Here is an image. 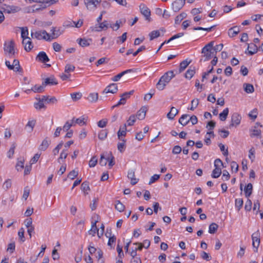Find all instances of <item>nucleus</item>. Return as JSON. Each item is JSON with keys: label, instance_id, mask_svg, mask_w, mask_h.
Returning a JSON list of instances; mask_svg holds the SVG:
<instances>
[{"label": "nucleus", "instance_id": "1", "mask_svg": "<svg viewBox=\"0 0 263 263\" xmlns=\"http://www.w3.org/2000/svg\"><path fill=\"white\" fill-rule=\"evenodd\" d=\"M35 3L25 8L27 13L39 12L51 5L54 4L57 1H34Z\"/></svg>", "mask_w": 263, "mask_h": 263}, {"label": "nucleus", "instance_id": "2", "mask_svg": "<svg viewBox=\"0 0 263 263\" xmlns=\"http://www.w3.org/2000/svg\"><path fill=\"white\" fill-rule=\"evenodd\" d=\"M175 74L172 70L165 72L156 84V88L159 90H163L171 79L175 77Z\"/></svg>", "mask_w": 263, "mask_h": 263}, {"label": "nucleus", "instance_id": "3", "mask_svg": "<svg viewBox=\"0 0 263 263\" xmlns=\"http://www.w3.org/2000/svg\"><path fill=\"white\" fill-rule=\"evenodd\" d=\"M214 42L212 41L205 45L202 49L201 53L202 58L200 61H207L211 59L215 55L214 51H213V46Z\"/></svg>", "mask_w": 263, "mask_h": 263}, {"label": "nucleus", "instance_id": "4", "mask_svg": "<svg viewBox=\"0 0 263 263\" xmlns=\"http://www.w3.org/2000/svg\"><path fill=\"white\" fill-rule=\"evenodd\" d=\"M14 42L13 40L6 42L4 45L5 54L10 58L13 57L15 54Z\"/></svg>", "mask_w": 263, "mask_h": 263}, {"label": "nucleus", "instance_id": "5", "mask_svg": "<svg viewBox=\"0 0 263 263\" xmlns=\"http://www.w3.org/2000/svg\"><path fill=\"white\" fill-rule=\"evenodd\" d=\"M31 35L32 38L37 40H45L46 41H50V35L46 30H40L37 31H31Z\"/></svg>", "mask_w": 263, "mask_h": 263}, {"label": "nucleus", "instance_id": "6", "mask_svg": "<svg viewBox=\"0 0 263 263\" xmlns=\"http://www.w3.org/2000/svg\"><path fill=\"white\" fill-rule=\"evenodd\" d=\"M2 9L5 13H14L19 11L21 10V8L20 7L16 6L3 4L2 6Z\"/></svg>", "mask_w": 263, "mask_h": 263}, {"label": "nucleus", "instance_id": "7", "mask_svg": "<svg viewBox=\"0 0 263 263\" xmlns=\"http://www.w3.org/2000/svg\"><path fill=\"white\" fill-rule=\"evenodd\" d=\"M241 120V117L238 113H233L231 117V121L229 125V127L231 128V127L233 126H237L240 124Z\"/></svg>", "mask_w": 263, "mask_h": 263}, {"label": "nucleus", "instance_id": "8", "mask_svg": "<svg viewBox=\"0 0 263 263\" xmlns=\"http://www.w3.org/2000/svg\"><path fill=\"white\" fill-rule=\"evenodd\" d=\"M259 236L260 234L259 231H257L252 235V239L253 241L252 245L253 247L255 248L254 251L255 252H257L258 247H259L260 243Z\"/></svg>", "mask_w": 263, "mask_h": 263}, {"label": "nucleus", "instance_id": "9", "mask_svg": "<svg viewBox=\"0 0 263 263\" xmlns=\"http://www.w3.org/2000/svg\"><path fill=\"white\" fill-rule=\"evenodd\" d=\"M139 8L141 13L145 16V20L149 22L151 21V11L144 4H141Z\"/></svg>", "mask_w": 263, "mask_h": 263}, {"label": "nucleus", "instance_id": "10", "mask_svg": "<svg viewBox=\"0 0 263 263\" xmlns=\"http://www.w3.org/2000/svg\"><path fill=\"white\" fill-rule=\"evenodd\" d=\"M101 1H87L85 2V5L87 9L90 11H94L98 5L100 4Z\"/></svg>", "mask_w": 263, "mask_h": 263}, {"label": "nucleus", "instance_id": "11", "mask_svg": "<svg viewBox=\"0 0 263 263\" xmlns=\"http://www.w3.org/2000/svg\"><path fill=\"white\" fill-rule=\"evenodd\" d=\"M118 86L116 83H111L107 86L103 90V93H115L118 91Z\"/></svg>", "mask_w": 263, "mask_h": 263}, {"label": "nucleus", "instance_id": "12", "mask_svg": "<svg viewBox=\"0 0 263 263\" xmlns=\"http://www.w3.org/2000/svg\"><path fill=\"white\" fill-rule=\"evenodd\" d=\"M185 2V1H173L172 4V7L174 11H179L184 5Z\"/></svg>", "mask_w": 263, "mask_h": 263}, {"label": "nucleus", "instance_id": "13", "mask_svg": "<svg viewBox=\"0 0 263 263\" xmlns=\"http://www.w3.org/2000/svg\"><path fill=\"white\" fill-rule=\"evenodd\" d=\"M136 70L134 69H127L125 71H123L121 72V73L118 74L117 75L115 76V77H112L111 78V80L114 82H117L119 81L122 77H123L124 74L132 72H135Z\"/></svg>", "mask_w": 263, "mask_h": 263}, {"label": "nucleus", "instance_id": "14", "mask_svg": "<svg viewBox=\"0 0 263 263\" xmlns=\"http://www.w3.org/2000/svg\"><path fill=\"white\" fill-rule=\"evenodd\" d=\"M44 87L47 85H55L58 84V82L53 76L46 78L44 82H42Z\"/></svg>", "mask_w": 263, "mask_h": 263}, {"label": "nucleus", "instance_id": "15", "mask_svg": "<svg viewBox=\"0 0 263 263\" xmlns=\"http://www.w3.org/2000/svg\"><path fill=\"white\" fill-rule=\"evenodd\" d=\"M36 60L44 63H46L49 61V59L46 53L44 51H41L39 53L36 57Z\"/></svg>", "mask_w": 263, "mask_h": 263}, {"label": "nucleus", "instance_id": "16", "mask_svg": "<svg viewBox=\"0 0 263 263\" xmlns=\"http://www.w3.org/2000/svg\"><path fill=\"white\" fill-rule=\"evenodd\" d=\"M250 137H258L260 138L261 137V131L260 129H257V126H254L251 129H250Z\"/></svg>", "mask_w": 263, "mask_h": 263}, {"label": "nucleus", "instance_id": "17", "mask_svg": "<svg viewBox=\"0 0 263 263\" xmlns=\"http://www.w3.org/2000/svg\"><path fill=\"white\" fill-rule=\"evenodd\" d=\"M127 177L130 180V183L132 185L136 184L139 179L135 178V171L133 170H130L128 172Z\"/></svg>", "mask_w": 263, "mask_h": 263}, {"label": "nucleus", "instance_id": "18", "mask_svg": "<svg viewBox=\"0 0 263 263\" xmlns=\"http://www.w3.org/2000/svg\"><path fill=\"white\" fill-rule=\"evenodd\" d=\"M52 39H56L63 32V30L60 28L52 27L51 29Z\"/></svg>", "mask_w": 263, "mask_h": 263}, {"label": "nucleus", "instance_id": "19", "mask_svg": "<svg viewBox=\"0 0 263 263\" xmlns=\"http://www.w3.org/2000/svg\"><path fill=\"white\" fill-rule=\"evenodd\" d=\"M126 132H127V127H126V124H124L123 127L121 128L120 127L119 130H118L117 133V135L118 139L119 140H123L122 137H125L126 135Z\"/></svg>", "mask_w": 263, "mask_h": 263}, {"label": "nucleus", "instance_id": "20", "mask_svg": "<svg viewBox=\"0 0 263 263\" xmlns=\"http://www.w3.org/2000/svg\"><path fill=\"white\" fill-rule=\"evenodd\" d=\"M258 49L256 44L251 43L248 46V54L251 55H253L257 52Z\"/></svg>", "mask_w": 263, "mask_h": 263}, {"label": "nucleus", "instance_id": "21", "mask_svg": "<svg viewBox=\"0 0 263 263\" xmlns=\"http://www.w3.org/2000/svg\"><path fill=\"white\" fill-rule=\"evenodd\" d=\"M77 41L78 42V44L81 46V47H87L90 45V43L92 42V39H86L85 38L83 39H78Z\"/></svg>", "mask_w": 263, "mask_h": 263}, {"label": "nucleus", "instance_id": "22", "mask_svg": "<svg viewBox=\"0 0 263 263\" xmlns=\"http://www.w3.org/2000/svg\"><path fill=\"white\" fill-rule=\"evenodd\" d=\"M50 143V141L48 140V138L44 139L42 143L39 147V149L42 151H45L49 146Z\"/></svg>", "mask_w": 263, "mask_h": 263}, {"label": "nucleus", "instance_id": "23", "mask_svg": "<svg viewBox=\"0 0 263 263\" xmlns=\"http://www.w3.org/2000/svg\"><path fill=\"white\" fill-rule=\"evenodd\" d=\"M41 99L43 102L45 101L49 104H55L58 101L55 97H51L49 98V96H43Z\"/></svg>", "mask_w": 263, "mask_h": 263}, {"label": "nucleus", "instance_id": "24", "mask_svg": "<svg viewBox=\"0 0 263 263\" xmlns=\"http://www.w3.org/2000/svg\"><path fill=\"white\" fill-rule=\"evenodd\" d=\"M146 111V107H142L138 111L136 116L139 120H142L145 118Z\"/></svg>", "mask_w": 263, "mask_h": 263}, {"label": "nucleus", "instance_id": "25", "mask_svg": "<svg viewBox=\"0 0 263 263\" xmlns=\"http://www.w3.org/2000/svg\"><path fill=\"white\" fill-rule=\"evenodd\" d=\"M21 29V37L23 39V44H25V40L30 37L28 36L29 32L27 27H22Z\"/></svg>", "mask_w": 263, "mask_h": 263}, {"label": "nucleus", "instance_id": "26", "mask_svg": "<svg viewBox=\"0 0 263 263\" xmlns=\"http://www.w3.org/2000/svg\"><path fill=\"white\" fill-rule=\"evenodd\" d=\"M239 31V28L237 26H235L229 29L228 35L230 37H233L236 36Z\"/></svg>", "mask_w": 263, "mask_h": 263}, {"label": "nucleus", "instance_id": "27", "mask_svg": "<svg viewBox=\"0 0 263 263\" xmlns=\"http://www.w3.org/2000/svg\"><path fill=\"white\" fill-rule=\"evenodd\" d=\"M36 100H37L39 101L37 103H34V107L35 108H36L37 110H41L42 108L46 109V107L44 104V102L42 100L41 98L37 99L36 98Z\"/></svg>", "mask_w": 263, "mask_h": 263}, {"label": "nucleus", "instance_id": "28", "mask_svg": "<svg viewBox=\"0 0 263 263\" xmlns=\"http://www.w3.org/2000/svg\"><path fill=\"white\" fill-rule=\"evenodd\" d=\"M189 117V115H183L179 119V123L183 126L186 125L190 122Z\"/></svg>", "mask_w": 263, "mask_h": 263}, {"label": "nucleus", "instance_id": "29", "mask_svg": "<svg viewBox=\"0 0 263 263\" xmlns=\"http://www.w3.org/2000/svg\"><path fill=\"white\" fill-rule=\"evenodd\" d=\"M12 66H13V70L15 72L20 73L23 72V69L21 68L20 65V62L18 60L14 59L13 61Z\"/></svg>", "mask_w": 263, "mask_h": 263}, {"label": "nucleus", "instance_id": "30", "mask_svg": "<svg viewBox=\"0 0 263 263\" xmlns=\"http://www.w3.org/2000/svg\"><path fill=\"white\" fill-rule=\"evenodd\" d=\"M178 113V110L174 107L171 108V110L167 114V117L171 120L174 119L175 116Z\"/></svg>", "mask_w": 263, "mask_h": 263}, {"label": "nucleus", "instance_id": "31", "mask_svg": "<svg viewBox=\"0 0 263 263\" xmlns=\"http://www.w3.org/2000/svg\"><path fill=\"white\" fill-rule=\"evenodd\" d=\"M243 87L245 92L248 93H252L254 91V86L251 84L244 83Z\"/></svg>", "mask_w": 263, "mask_h": 263}, {"label": "nucleus", "instance_id": "32", "mask_svg": "<svg viewBox=\"0 0 263 263\" xmlns=\"http://www.w3.org/2000/svg\"><path fill=\"white\" fill-rule=\"evenodd\" d=\"M31 90L35 93H41L45 90V87L42 83L41 85H35L31 88Z\"/></svg>", "mask_w": 263, "mask_h": 263}, {"label": "nucleus", "instance_id": "33", "mask_svg": "<svg viewBox=\"0 0 263 263\" xmlns=\"http://www.w3.org/2000/svg\"><path fill=\"white\" fill-rule=\"evenodd\" d=\"M221 174V169L220 167H215V168L212 171L211 176L213 178H218Z\"/></svg>", "mask_w": 263, "mask_h": 263}, {"label": "nucleus", "instance_id": "34", "mask_svg": "<svg viewBox=\"0 0 263 263\" xmlns=\"http://www.w3.org/2000/svg\"><path fill=\"white\" fill-rule=\"evenodd\" d=\"M253 185L251 183H248L245 189L246 197L248 198L252 193Z\"/></svg>", "mask_w": 263, "mask_h": 263}, {"label": "nucleus", "instance_id": "35", "mask_svg": "<svg viewBox=\"0 0 263 263\" xmlns=\"http://www.w3.org/2000/svg\"><path fill=\"white\" fill-rule=\"evenodd\" d=\"M191 61L188 62L187 60H183L180 63L179 65V73H181L190 64Z\"/></svg>", "mask_w": 263, "mask_h": 263}, {"label": "nucleus", "instance_id": "36", "mask_svg": "<svg viewBox=\"0 0 263 263\" xmlns=\"http://www.w3.org/2000/svg\"><path fill=\"white\" fill-rule=\"evenodd\" d=\"M107 160L109 168H111L115 164V158L111 153L107 154Z\"/></svg>", "mask_w": 263, "mask_h": 263}, {"label": "nucleus", "instance_id": "37", "mask_svg": "<svg viewBox=\"0 0 263 263\" xmlns=\"http://www.w3.org/2000/svg\"><path fill=\"white\" fill-rule=\"evenodd\" d=\"M108 162L107 153L103 154L101 155L99 163L101 166H105Z\"/></svg>", "mask_w": 263, "mask_h": 263}, {"label": "nucleus", "instance_id": "38", "mask_svg": "<svg viewBox=\"0 0 263 263\" xmlns=\"http://www.w3.org/2000/svg\"><path fill=\"white\" fill-rule=\"evenodd\" d=\"M115 209L120 212L124 211L125 209L124 205L119 200L116 201Z\"/></svg>", "mask_w": 263, "mask_h": 263}, {"label": "nucleus", "instance_id": "39", "mask_svg": "<svg viewBox=\"0 0 263 263\" xmlns=\"http://www.w3.org/2000/svg\"><path fill=\"white\" fill-rule=\"evenodd\" d=\"M229 108H226L219 114V118L220 120L224 121L226 120L229 114Z\"/></svg>", "mask_w": 263, "mask_h": 263}, {"label": "nucleus", "instance_id": "40", "mask_svg": "<svg viewBox=\"0 0 263 263\" xmlns=\"http://www.w3.org/2000/svg\"><path fill=\"white\" fill-rule=\"evenodd\" d=\"M218 225L216 223L213 222L209 226V232L210 234H214L217 230Z\"/></svg>", "mask_w": 263, "mask_h": 263}, {"label": "nucleus", "instance_id": "41", "mask_svg": "<svg viewBox=\"0 0 263 263\" xmlns=\"http://www.w3.org/2000/svg\"><path fill=\"white\" fill-rule=\"evenodd\" d=\"M195 73V68L193 67V69H189L185 73V77L186 79H191Z\"/></svg>", "mask_w": 263, "mask_h": 263}, {"label": "nucleus", "instance_id": "42", "mask_svg": "<svg viewBox=\"0 0 263 263\" xmlns=\"http://www.w3.org/2000/svg\"><path fill=\"white\" fill-rule=\"evenodd\" d=\"M107 134H108L107 130H106V129L101 130L98 134V138L100 140H104L106 138Z\"/></svg>", "mask_w": 263, "mask_h": 263}, {"label": "nucleus", "instance_id": "43", "mask_svg": "<svg viewBox=\"0 0 263 263\" xmlns=\"http://www.w3.org/2000/svg\"><path fill=\"white\" fill-rule=\"evenodd\" d=\"M136 121V117L134 115H132L129 117L128 119L126 122V126H132L134 124L135 122Z\"/></svg>", "mask_w": 263, "mask_h": 263}, {"label": "nucleus", "instance_id": "44", "mask_svg": "<svg viewBox=\"0 0 263 263\" xmlns=\"http://www.w3.org/2000/svg\"><path fill=\"white\" fill-rule=\"evenodd\" d=\"M88 100L91 102H95L98 99V93H90L88 97Z\"/></svg>", "mask_w": 263, "mask_h": 263}, {"label": "nucleus", "instance_id": "45", "mask_svg": "<svg viewBox=\"0 0 263 263\" xmlns=\"http://www.w3.org/2000/svg\"><path fill=\"white\" fill-rule=\"evenodd\" d=\"M160 35V33L159 31L158 30H154L151 32L149 33V40L150 41H152L154 39L159 37Z\"/></svg>", "mask_w": 263, "mask_h": 263}, {"label": "nucleus", "instance_id": "46", "mask_svg": "<svg viewBox=\"0 0 263 263\" xmlns=\"http://www.w3.org/2000/svg\"><path fill=\"white\" fill-rule=\"evenodd\" d=\"M121 140L122 141V142H120V143H118L117 147H118V151L120 152L123 153L124 151L125 148L126 140L123 139V140Z\"/></svg>", "mask_w": 263, "mask_h": 263}, {"label": "nucleus", "instance_id": "47", "mask_svg": "<svg viewBox=\"0 0 263 263\" xmlns=\"http://www.w3.org/2000/svg\"><path fill=\"white\" fill-rule=\"evenodd\" d=\"M186 15L185 13H181L177 15L175 19V24H179L184 18L186 17Z\"/></svg>", "mask_w": 263, "mask_h": 263}, {"label": "nucleus", "instance_id": "48", "mask_svg": "<svg viewBox=\"0 0 263 263\" xmlns=\"http://www.w3.org/2000/svg\"><path fill=\"white\" fill-rule=\"evenodd\" d=\"M35 124V121L34 120H31L29 121L27 123V124L26 125L25 128L27 129L28 128L29 132H31Z\"/></svg>", "mask_w": 263, "mask_h": 263}, {"label": "nucleus", "instance_id": "49", "mask_svg": "<svg viewBox=\"0 0 263 263\" xmlns=\"http://www.w3.org/2000/svg\"><path fill=\"white\" fill-rule=\"evenodd\" d=\"M25 44L24 49L27 52L30 51L33 47L30 38L28 39V41L25 43Z\"/></svg>", "mask_w": 263, "mask_h": 263}, {"label": "nucleus", "instance_id": "50", "mask_svg": "<svg viewBox=\"0 0 263 263\" xmlns=\"http://www.w3.org/2000/svg\"><path fill=\"white\" fill-rule=\"evenodd\" d=\"M68 155V149L67 148H64L60 156V157L58 159V161L59 163H60V160L62 159H66L67 156Z\"/></svg>", "mask_w": 263, "mask_h": 263}, {"label": "nucleus", "instance_id": "51", "mask_svg": "<svg viewBox=\"0 0 263 263\" xmlns=\"http://www.w3.org/2000/svg\"><path fill=\"white\" fill-rule=\"evenodd\" d=\"M75 69V66L71 64H66L65 67V72L69 73L70 72H72Z\"/></svg>", "mask_w": 263, "mask_h": 263}, {"label": "nucleus", "instance_id": "52", "mask_svg": "<svg viewBox=\"0 0 263 263\" xmlns=\"http://www.w3.org/2000/svg\"><path fill=\"white\" fill-rule=\"evenodd\" d=\"M243 203V201L242 198L236 199L235 206L237 208L238 210H240V209L242 207Z\"/></svg>", "mask_w": 263, "mask_h": 263}, {"label": "nucleus", "instance_id": "53", "mask_svg": "<svg viewBox=\"0 0 263 263\" xmlns=\"http://www.w3.org/2000/svg\"><path fill=\"white\" fill-rule=\"evenodd\" d=\"M98 162V159L96 156H93L89 161V166L90 167H95Z\"/></svg>", "mask_w": 263, "mask_h": 263}, {"label": "nucleus", "instance_id": "54", "mask_svg": "<svg viewBox=\"0 0 263 263\" xmlns=\"http://www.w3.org/2000/svg\"><path fill=\"white\" fill-rule=\"evenodd\" d=\"M249 116L253 121L257 118V109L256 108L253 109L249 114Z\"/></svg>", "mask_w": 263, "mask_h": 263}, {"label": "nucleus", "instance_id": "55", "mask_svg": "<svg viewBox=\"0 0 263 263\" xmlns=\"http://www.w3.org/2000/svg\"><path fill=\"white\" fill-rule=\"evenodd\" d=\"M78 171L76 170H72L69 172L68 175V177L70 178L71 180H73L75 178H76L78 175Z\"/></svg>", "mask_w": 263, "mask_h": 263}, {"label": "nucleus", "instance_id": "56", "mask_svg": "<svg viewBox=\"0 0 263 263\" xmlns=\"http://www.w3.org/2000/svg\"><path fill=\"white\" fill-rule=\"evenodd\" d=\"M15 148V145L14 144H13L10 147V149L7 153V156L9 158H11L12 156L13 155L14 153V149Z\"/></svg>", "mask_w": 263, "mask_h": 263}, {"label": "nucleus", "instance_id": "57", "mask_svg": "<svg viewBox=\"0 0 263 263\" xmlns=\"http://www.w3.org/2000/svg\"><path fill=\"white\" fill-rule=\"evenodd\" d=\"M11 181L10 179H7L3 184V187L4 190H7L11 186Z\"/></svg>", "mask_w": 263, "mask_h": 263}, {"label": "nucleus", "instance_id": "58", "mask_svg": "<svg viewBox=\"0 0 263 263\" xmlns=\"http://www.w3.org/2000/svg\"><path fill=\"white\" fill-rule=\"evenodd\" d=\"M201 257L205 260L209 261L211 259V257L210 255L204 251H202L201 253Z\"/></svg>", "mask_w": 263, "mask_h": 263}, {"label": "nucleus", "instance_id": "59", "mask_svg": "<svg viewBox=\"0 0 263 263\" xmlns=\"http://www.w3.org/2000/svg\"><path fill=\"white\" fill-rule=\"evenodd\" d=\"M252 205V203L251 200L249 199H248L245 205V210L247 211H250L251 210Z\"/></svg>", "mask_w": 263, "mask_h": 263}, {"label": "nucleus", "instance_id": "60", "mask_svg": "<svg viewBox=\"0 0 263 263\" xmlns=\"http://www.w3.org/2000/svg\"><path fill=\"white\" fill-rule=\"evenodd\" d=\"M223 45L222 44H220L219 45H217L215 46H213V51H214V53L216 54L218 51H220L222 50L223 48Z\"/></svg>", "mask_w": 263, "mask_h": 263}, {"label": "nucleus", "instance_id": "61", "mask_svg": "<svg viewBox=\"0 0 263 263\" xmlns=\"http://www.w3.org/2000/svg\"><path fill=\"white\" fill-rule=\"evenodd\" d=\"M81 189L84 192L90 190L88 182L86 181L83 182L81 184Z\"/></svg>", "mask_w": 263, "mask_h": 263}, {"label": "nucleus", "instance_id": "62", "mask_svg": "<svg viewBox=\"0 0 263 263\" xmlns=\"http://www.w3.org/2000/svg\"><path fill=\"white\" fill-rule=\"evenodd\" d=\"M30 190L28 186H26L24 190V193L23 195V198L26 200L29 195Z\"/></svg>", "mask_w": 263, "mask_h": 263}, {"label": "nucleus", "instance_id": "63", "mask_svg": "<svg viewBox=\"0 0 263 263\" xmlns=\"http://www.w3.org/2000/svg\"><path fill=\"white\" fill-rule=\"evenodd\" d=\"M107 123V119H102L101 120H100L98 122V126L99 127L103 128L106 126Z\"/></svg>", "mask_w": 263, "mask_h": 263}, {"label": "nucleus", "instance_id": "64", "mask_svg": "<svg viewBox=\"0 0 263 263\" xmlns=\"http://www.w3.org/2000/svg\"><path fill=\"white\" fill-rule=\"evenodd\" d=\"M198 103H199V100L198 99H193L191 102L192 106L190 108V109L192 110H194V109L197 107Z\"/></svg>", "mask_w": 263, "mask_h": 263}]
</instances>
